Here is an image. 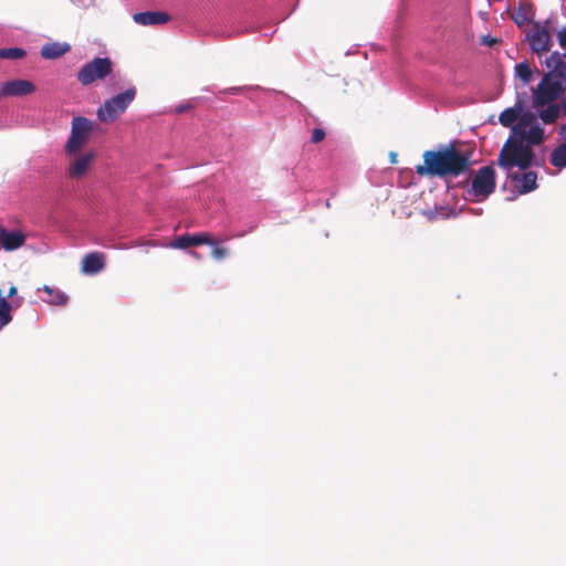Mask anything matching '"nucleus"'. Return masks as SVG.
I'll list each match as a JSON object with an SVG mask.
<instances>
[{
	"label": "nucleus",
	"mask_w": 566,
	"mask_h": 566,
	"mask_svg": "<svg viewBox=\"0 0 566 566\" xmlns=\"http://www.w3.org/2000/svg\"><path fill=\"white\" fill-rule=\"evenodd\" d=\"M543 140L544 129L538 124L531 126V128L525 132V144H528L531 147L542 144Z\"/></svg>",
	"instance_id": "aec40b11"
},
{
	"label": "nucleus",
	"mask_w": 566,
	"mask_h": 566,
	"mask_svg": "<svg viewBox=\"0 0 566 566\" xmlns=\"http://www.w3.org/2000/svg\"><path fill=\"white\" fill-rule=\"evenodd\" d=\"M35 92V85L29 80H11L0 85V98L21 97Z\"/></svg>",
	"instance_id": "1a4fd4ad"
},
{
	"label": "nucleus",
	"mask_w": 566,
	"mask_h": 566,
	"mask_svg": "<svg viewBox=\"0 0 566 566\" xmlns=\"http://www.w3.org/2000/svg\"><path fill=\"white\" fill-rule=\"evenodd\" d=\"M551 164L560 169L566 167V143L559 145L552 151Z\"/></svg>",
	"instance_id": "412c9836"
},
{
	"label": "nucleus",
	"mask_w": 566,
	"mask_h": 566,
	"mask_svg": "<svg viewBox=\"0 0 566 566\" xmlns=\"http://www.w3.org/2000/svg\"><path fill=\"white\" fill-rule=\"evenodd\" d=\"M113 71V62L108 57H95L85 63L77 72V81L83 86H88L96 81H103Z\"/></svg>",
	"instance_id": "423d86ee"
},
{
	"label": "nucleus",
	"mask_w": 566,
	"mask_h": 566,
	"mask_svg": "<svg viewBox=\"0 0 566 566\" xmlns=\"http://www.w3.org/2000/svg\"><path fill=\"white\" fill-rule=\"evenodd\" d=\"M559 134L566 140V124L560 126Z\"/></svg>",
	"instance_id": "7c9ffc66"
},
{
	"label": "nucleus",
	"mask_w": 566,
	"mask_h": 566,
	"mask_svg": "<svg viewBox=\"0 0 566 566\" xmlns=\"http://www.w3.org/2000/svg\"><path fill=\"white\" fill-rule=\"evenodd\" d=\"M18 290L15 286H11L8 291L7 297H13L17 294Z\"/></svg>",
	"instance_id": "c756f323"
},
{
	"label": "nucleus",
	"mask_w": 566,
	"mask_h": 566,
	"mask_svg": "<svg viewBox=\"0 0 566 566\" xmlns=\"http://www.w3.org/2000/svg\"><path fill=\"white\" fill-rule=\"evenodd\" d=\"M11 305L7 301V297L4 300H0V319L6 323L7 325L11 322Z\"/></svg>",
	"instance_id": "b1692460"
},
{
	"label": "nucleus",
	"mask_w": 566,
	"mask_h": 566,
	"mask_svg": "<svg viewBox=\"0 0 566 566\" xmlns=\"http://www.w3.org/2000/svg\"><path fill=\"white\" fill-rule=\"evenodd\" d=\"M70 49L67 43L49 42L42 46L41 56L48 60L57 59L67 53Z\"/></svg>",
	"instance_id": "f3484780"
},
{
	"label": "nucleus",
	"mask_w": 566,
	"mask_h": 566,
	"mask_svg": "<svg viewBox=\"0 0 566 566\" xmlns=\"http://www.w3.org/2000/svg\"><path fill=\"white\" fill-rule=\"evenodd\" d=\"M494 42H496L495 39L489 40V44H493Z\"/></svg>",
	"instance_id": "72a5a7b5"
},
{
	"label": "nucleus",
	"mask_w": 566,
	"mask_h": 566,
	"mask_svg": "<svg viewBox=\"0 0 566 566\" xmlns=\"http://www.w3.org/2000/svg\"><path fill=\"white\" fill-rule=\"evenodd\" d=\"M7 324L3 323L1 319H0V331L6 326Z\"/></svg>",
	"instance_id": "2f4dec72"
},
{
	"label": "nucleus",
	"mask_w": 566,
	"mask_h": 566,
	"mask_svg": "<svg viewBox=\"0 0 566 566\" xmlns=\"http://www.w3.org/2000/svg\"><path fill=\"white\" fill-rule=\"evenodd\" d=\"M214 245V240L208 232H198L193 234H182L171 242L175 249H187L195 245Z\"/></svg>",
	"instance_id": "9b49d317"
},
{
	"label": "nucleus",
	"mask_w": 566,
	"mask_h": 566,
	"mask_svg": "<svg viewBox=\"0 0 566 566\" xmlns=\"http://www.w3.org/2000/svg\"><path fill=\"white\" fill-rule=\"evenodd\" d=\"M25 55H27V52L20 48L0 49V59H2V60H21Z\"/></svg>",
	"instance_id": "4be33fe9"
},
{
	"label": "nucleus",
	"mask_w": 566,
	"mask_h": 566,
	"mask_svg": "<svg viewBox=\"0 0 566 566\" xmlns=\"http://www.w3.org/2000/svg\"><path fill=\"white\" fill-rule=\"evenodd\" d=\"M192 106L190 104H181L179 106L176 107V112L178 114H181L184 112H187L188 109H190Z\"/></svg>",
	"instance_id": "c85d7f7f"
},
{
	"label": "nucleus",
	"mask_w": 566,
	"mask_h": 566,
	"mask_svg": "<svg viewBox=\"0 0 566 566\" xmlns=\"http://www.w3.org/2000/svg\"><path fill=\"white\" fill-rule=\"evenodd\" d=\"M133 20L140 25H158L170 21V15L160 11H145L135 13Z\"/></svg>",
	"instance_id": "4468645a"
},
{
	"label": "nucleus",
	"mask_w": 566,
	"mask_h": 566,
	"mask_svg": "<svg viewBox=\"0 0 566 566\" xmlns=\"http://www.w3.org/2000/svg\"><path fill=\"white\" fill-rule=\"evenodd\" d=\"M547 69L531 88L532 106L544 124H554L560 111L566 116V53L552 52L544 61Z\"/></svg>",
	"instance_id": "f257e3e1"
},
{
	"label": "nucleus",
	"mask_w": 566,
	"mask_h": 566,
	"mask_svg": "<svg viewBox=\"0 0 566 566\" xmlns=\"http://www.w3.org/2000/svg\"><path fill=\"white\" fill-rule=\"evenodd\" d=\"M391 161L395 163L396 161V154H391Z\"/></svg>",
	"instance_id": "473e14b6"
},
{
	"label": "nucleus",
	"mask_w": 566,
	"mask_h": 566,
	"mask_svg": "<svg viewBox=\"0 0 566 566\" xmlns=\"http://www.w3.org/2000/svg\"><path fill=\"white\" fill-rule=\"evenodd\" d=\"M41 290L49 294L50 298L46 300V302L52 305H65L69 301L67 295L60 290H55L49 285H43Z\"/></svg>",
	"instance_id": "6ab92c4d"
},
{
	"label": "nucleus",
	"mask_w": 566,
	"mask_h": 566,
	"mask_svg": "<svg viewBox=\"0 0 566 566\" xmlns=\"http://www.w3.org/2000/svg\"><path fill=\"white\" fill-rule=\"evenodd\" d=\"M558 43L563 49H566V25L557 33Z\"/></svg>",
	"instance_id": "cd10ccee"
},
{
	"label": "nucleus",
	"mask_w": 566,
	"mask_h": 566,
	"mask_svg": "<svg viewBox=\"0 0 566 566\" xmlns=\"http://www.w3.org/2000/svg\"><path fill=\"white\" fill-rule=\"evenodd\" d=\"M514 22L518 27L528 24L532 21V14L526 8H518L513 15Z\"/></svg>",
	"instance_id": "5701e85b"
},
{
	"label": "nucleus",
	"mask_w": 566,
	"mask_h": 566,
	"mask_svg": "<svg viewBox=\"0 0 566 566\" xmlns=\"http://www.w3.org/2000/svg\"><path fill=\"white\" fill-rule=\"evenodd\" d=\"M106 255L102 252H90L82 260V271L85 274H96L105 268Z\"/></svg>",
	"instance_id": "2eb2a0df"
},
{
	"label": "nucleus",
	"mask_w": 566,
	"mask_h": 566,
	"mask_svg": "<svg viewBox=\"0 0 566 566\" xmlns=\"http://www.w3.org/2000/svg\"><path fill=\"white\" fill-rule=\"evenodd\" d=\"M534 157L532 147L525 144V130L513 127L512 135L506 139L499 154L497 165L506 170H511L513 167L527 170L532 166Z\"/></svg>",
	"instance_id": "7ed1b4c3"
},
{
	"label": "nucleus",
	"mask_w": 566,
	"mask_h": 566,
	"mask_svg": "<svg viewBox=\"0 0 566 566\" xmlns=\"http://www.w3.org/2000/svg\"><path fill=\"white\" fill-rule=\"evenodd\" d=\"M527 40L532 51L538 56L551 50L553 42L549 31L542 27L539 23H535L533 29L527 35Z\"/></svg>",
	"instance_id": "6e6552de"
},
{
	"label": "nucleus",
	"mask_w": 566,
	"mask_h": 566,
	"mask_svg": "<svg viewBox=\"0 0 566 566\" xmlns=\"http://www.w3.org/2000/svg\"><path fill=\"white\" fill-rule=\"evenodd\" d=\"M211 256L217 261H222L227 259L230 254V250L226 247H219L217 245V242L214 241V245H211Z\"/></svg>",
	"instance_id": "393cba45"
},
{
	"label": "nucleus",
	"mask_w": 566,
	"mask_h": 566,
	"mask_svg": "<svg viewBox=\"0 0 566 566\" xmlns=\"http://www.w3.org/2000/svg\"><path fill=\"white\" fill-rule=\"evenodd\" d=\"M6 297L2 296V293L0 292V300H4Z\"/></svg>",
	"instance_id": "c9c22d12"
},
{
	"label": "nucleus",
	"mask_w": 566,
	"mask_h": 566,
	"mask_svg": "<svg viewBox=\"0 0 566 566\" xmlns=\"http://www.w3.org/2000/svg\"><path fill=\"white\" fill-rule=\"evenodd\" d=\"M95 124L83 116H75L71 123V134L64 146L66 155H77L90 142Z\"/></svg>",
	"instance_id": "20e7f679"
},
{
	"label": "nucleus",
	"mask_w": 566,
	"mask_h": 566,
	"mask_svg": "<svg viewBox=\"0 0 566 566\" xmlns=\"http://www.w3.org/2000/svg\"><path fill=\"white\" fill-rule=\"evenodd\" d=\"M510 178L521 195L528 193L537 188V174L535 171L511 174Z\"/></svg>",
	"instance_id": "ddd939ff"
},
{
	"label": "nucleus",
	"mask_w": 566,
	"mask_h": 566,
	"mask_svg": "<svg viewBox=\"0 0 566 566\" xmlns=\"http://www.w3.org/2000/svg\"><path fill=\"white\" fill-rule=\"evenodd\" d=\"M495 170L491 166L481 167L472 178L471 189L468 191L475 200H484L495 191Z\"/></svg>",
	"instance_id": "0eeeda50"
},
{
	"label": "nucleus",
	"mask_w": 566,
	"mask_h": 566,
	"mask_svg": "<svg viewBox=\"0 0 566 566\" xmlns=\"http://www.w3.org/2000/svg\"><path fill=\"white\" fill-rule=\"evenodd\" d=\"M191 254L195 256H198L197 252H195V251H192Z\"/></svg>",
	"instance_id": "f704fd0d"
},
{
	"label": "nucleus",
	"mask_w": 566,
	"mask_h": 566,
	"mask_svg": "<svg viewBox=\"0 0 566 566\" xmlns=\"http://www.w3.org/2000/svg\"><path fill=\"white\" fill-rule=\"evenodd\" d=\"M524 103L517 99L513 107L505 108L499 116L500 123L504 127H514L513 124L520 118L524 111Z\"/></svg>",
	"instance_id": "dca6fc26"
},
{
	"label": "nucleus",
	"mask_w": 566,
	"mask_h": 566,
	"mask_svg": "<svg viewBox=\"0 0 566 566\" xmlns=\"http://www.w3.org/2000/svg\"><path fill=\"white\" fill-rule=\"evenodd\" d=\"M96 157V153L94 150H90L84 154L77 155L67 167V177L71 179H80L86 175V172L92 167L94 159Z\"/></svg>",
	"instance_id": "9d476101"
},
{
	"label": "nucleus",
	"mask_w": 566,
	"mask_h": 566,
	"mask_svg": "<svg viewBox=\"0 0 566 566\" xmlns=\"http://www.w3.org/2000/svg\"><path fill=\"white\" fill-rule=\"evenodd\" d=\"M534 119V115L530 112L527 113H522L521 116H520V124L516 126L518 129L521 126H527L532 123V120Z\"/></svg>",
	"instance_id": "a878e982"
},
{
	"label": "nucleus",
	"mask_w": 566,
	"mask_h": 566,
	"mask_svg": "<svg viewBox=\"0 0 566 566\" xmlns=\"http://www.w3.org/2000/svg\"><path fill=\"white\" fill-rule=\"evenodd\" d=\"M515 76L527 85L533 81L534 70L528 62L517 63L514 67Z\"/></svg>",
	"instance_id": "a211bd4d"
},
{
	"label": "nucleus",
	"mask_w": 566,
	"mask_h": 566,
	"mask_svg": "<svg viewBox=\"0 0 566 566\" xmlns=\"http://www.w3.org/2000/svg\"><path fill=\"white\" fill-rule=\"evenodd\" d=\"M325 138V132L322 128H314L311 136V142L314 144L321 143Z\"/></svg>",
	"instance_id": "bb28decb"
},
{
	"label": "nucleus",
	"mask_w": 566,
	"mask_h": 566,
	"mask_svg": "<svg viewBox=\"0 0 566 566\" xmlns=\"http://www.w3.org/2000/svg\"><path fill=\"white\" fill-rule=\"evenodd\" d=\"M137 94L136 88L129 87L126 91L106 99L97 109V118L102 123H112L116 120L132 104Z\"/></svg>",
	"instance_id": "39448f33"
},
{
	"label": "nucleus",
	"mask_w": 566,
	"mask_h": 566,
	"mask_svg": "<svg viewBox=\"0 0 566 566\" xmlns=\"http://www.w3.org/2000/svg\"><path fill=\"white\" fill-rule=\"evenodd\" d=\"M27 235L21 230L10 231L0 226V244L4 251L11 252L24 245Z\"/></svg>",
	"instance_id": "f8f14e48"
},
{
	"label": "nucleus",
	"mask_w": 566,
	"mask_h": 566,
	"mask_svg": "<svg viewBox=\"0 0 566 566\" xmlns=\"http://www.w3.org/2000/svg\"><path fill=\"white\" fill-rule=\"evenodd\" d=\"M472 156V149L462 151L454 144L439 150H427L423 153V165H418L416 172L419 176L459 177L470 169Z\"/></svg>",
	"instance_id": "f03ea898"
}]
</instances>
